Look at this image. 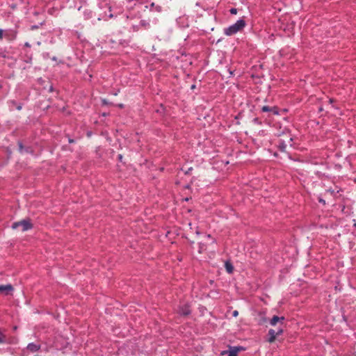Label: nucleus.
Segmentation results:
<instances>
[{
  "label": "nucleus",
  "mask_w": 356,
  "mask_h": 356,
  "mask_svg": "<svg viewBox=\"0 0 356 356\" xmlns=\"http://www.w3.org/2000/svg\"><path fill=\"white\" fill-rule=\"evenodd\" d=\"M245 22L244 19H238L235 24L229 26V27L224 29V33L226 35H232L240 31L245 26Z\"/></svg>",
  "instance_id": "1"
},
{
  "label": "nucleus",
  "mask_w": 356,
  "mask_h": 356,
  "mask_svg": "<svg viewBox=\"0 0 356 356\" xmlns=\"http://www.w3.org/2000/svg\"><path fill=\"white\" fill-rule=\"evenodd\" d=\"M19 227L22 228V232H25L29 229H31L33 227V225L31 224L30 220L29 219H24L22 220L13 223V229H16Z\"/></svg>",
  "instance_id": "2"
},
{
  "label": "nucleus",
  "mask_w": 356,
  "mask_h": 356,
  "mask_svg": "<svg viewBox=\"0 0 356 356\" xmlns=\"http://www.w3.org/2000/svg\"><path fill=\"white\" fill-rule=\"evenodd\" d=\"M283 333V327L282 326H279L277 330L270 329L268 330V336L269 338L268 341L269 343H273L275 341L276 337Z\"/></svg>",
  "instance_id": "3"
},
{
  "label": "nucleus",
  "mask_w": 356,
  "mask_h": 356,
  "mask_svg": "<svg viewBox=\"0 0 356 356\" xmlns=\"http://www.w3.org/2000/svg\"><path fill=\"white\" fill-rule=\"evenodd\" d=\"M284 316H281V317H279L277 316H274L270 321V324L272 325V326H275L277 323H280V325L279 326H282L284 324Z\"/></svg>",
  "instance_id": "4"
},
{
  "label": "nucleus",
  "mask_w": 356,
  "mask_h": 356,
  "mask_svg": "<svg viewBox=\"0 0 356 356\" xmlns=\"http://www.w3.org/2000/svg\"><path fill=\"white\" fill-rule=\"evenodd\" d=\"M13 290V286L10 284L0 285V293H3L5 295H8Z\"/></svg>",
  "instance_id": "5"
},
{
  "label": "nucleus",
  "mask_w": 356,
  "mask_h": 356,
  "mask_svg": "<svg viewBox=\"0 0 356 356\" xmlns=\"http://www.w3.org/2000/svg\"><path fill=\"white\" fill-rule=\"evenodd\" d=\"M178 313L182 316H188L191 314V309L189 306L187 305H184L179 307Z\"/></svg>",
  "instance_id": "6"
},
{
  "label": "nucleus",
  "mask_w": 356,
  "mask_h": 356,
  "mask_svg": "<svg viewBox=\"0 0 356 356\" xmlns=\"http://www.w3.org/2000/svg\"><path fill=\"white\" fill-rule=\"evenodd\" d=\"M261 111L262 112H270L274 115L279 114L278 108L276 106L270 107L269 106H263L261 107Z\"/></svg>",
  "instance_id": "7"
},
{
  "label": "nucleus",
  "mask_w": 356,
  "mask_h": 356,
  "mask_svg": "<svg viewBox=\"0 0 356 356\" xmlns=\"http://www.w3.org/2000/svg\"><path fill=\"white\" fill-rule=\"evenodd\" d=\"M40 344L39 343H30L28 344L26 348L31 353H35L40 349Z\"/></svg>",
  "instance_id": "8"
},
{
  "label": "nucleus",
  "mask_w": 356,
  "mask_h": 356,
  "mask_svg": "<svg viewBox=\"0 0 356 356\" xmlns=\"http://www.w3.org/2000/svg\"><path fill=\"white\" fill-rule=\"evenodd\" d=\"M239 348L238 347L230 348L228 351V356H238Z\"/></svg>",
  "instance_id": "9"
},
{
  "label": "nucleus",
  "mask_w": 356,
  "mask_h": 356,
  "mask_svg": "<svg viewBox=\"0 0 356 356\" xmlns=\"http://www.w3.org/2000/svg\"><path fill=\"white\" fill-rule=\"evenodd\" d=\"M277 147L281 152L286 151V145L284 141L280 140Z\"/></svg>",
  "instance_id": "10"
},
{
  "label": "nucleus",
  "mask_w": 356,
  "mask_h": 356,
  "mask_svg": "<svg viewBox=\"0 0 356 356\" xmlns=\"http://www.w3.org/2000/svg\"><path fill=\"white\" fill-rule=\"evenodd\" d=\"M225 268H226V270L229 273H232L233 270H234V268H233V266L232 265V264H230L229 262L227 261L225 263Z\"/></svg>",
  "instance_id": "11"
},
{
  "label": "nucleus",
  "mask_w": 356,
  "mask_h": 356,
  "mask_svg": "<svg viewBox=\"0 0 356 356\" xmlns=\"http://www.w3.org/2000/svg\"><path fill=\"white\" fill-rule=\"evenodd\" d=\"M18 145H19V150L21 153L23 152V149H24V146L22 145V143L21 142H19L18 143Z\"/></svg>",
  "instance_id": "12"
},
{
  "label": "nucleus",
  "mask_w": 356,
  "mask_h": 356,
  "mask_svg": "<svg viewBox=\"0 0 356 356\" xmlns=\"http://www.w3.org/2000/svg\"><path fill=\"white\" fill-rule=\"evenodd\" d=\"M229 12L232 15H236L237 13V9L235 8H232L230 9Z\"/></svg>",
  "instance_id": "13"
},
{
  "label": "nucleus",
  "mask_w": 356,
  "mask_h": 356,
  "mask_svg": "<svg viewBox=\"0 0 356 356\" xmlns=\"http://www.w3.org/2000/svg\"><path fill=\"white\" fill-rule=\"evenodd\" d=\"M238 315V312L235 310L233 312V316L236 317Z\"/></svg>",
  "instance_id": "14"
},
{
  "label": "nucleus",
  "mask_w": 356,
  "mask_h": 356,
  "mask_svg": "<svg viewBox=\"0 0 356 356\" xmlns=\"http://www.w3.org/2000/svg\"><path fill=\"white\" fill-rule=\"evenodd\" d=\"M3 38V31L0 29V40Z\"/></svg>",
  "instance_id": "15"
},
{
  "label": "nucleus",
  "mask_w": 356,
  "mask_h": 356,
  "mask_svg": "<svg viewBox=\"0 0 356 356\" xmlns=\"http://www.w3.org/2000/svg\"><path fill=\"white\" fill-rule=\"evenodd\" d=\"M140 24H141L142 26H145L146 25V22L144 20H142L140 22Z\"/></svg>",
  "instance_id": "16"
},
{
  "label": "nucleus",
  "mask_w": 356,
  "mask_h": 356,
  "mask_svg": "<svg viewBox=\"0 0 356 356\" xmlns=\"http://www.w3.org/2000/svg\"><path fill=\"white\" fill-rule=\"evenodd\" d=\"M118 159L121 161L122 159V154H119L118 155Z\"/></svg>",
  "instance_id": "17"
},
{
  "label": "nucleus",
  "mask_w": 356,
  "mask_h": 356,
  "mask_svg": "<svg viewBox=\"0 0 356 356\" xmlns=\"http://www.w3.org/2000/svg\"><path fill=\"white\" fill-rule=\"evenodd\" d=\"M68 141H69L70 143H72L74 142V140L73 139H71V138H69Z\"/></svg>",
  "instance_id": "18"
},
{
  "label": "nucleus",
  "mask_w": 356,
  "mask_h": 356,
  "mask_svg": "<svg viewBox=\"0 0 356 356\" xmlns=\"http://www.w3.org/2000/svg\"><path fill=\"white\" fill-rule=\"evenodd\" d=\"M17 110H21V109H22V106H21V105H19V106L17 107Z\"/></svg>",
  "instance_id": "19"
},
{
  "label": "nucleus",
  "mask_w": 356,
  "mask_h": 356,
  "mask_svg": "<svg viewBox=\"0 0 356 356\" xmlns=\"http://www.w3.org/2000/svg\"><path fill=\"white\" fill-rule=\"evenodd\" d=\"M254 122L259 123V119L258 118H254Z\"/></svg>",
  "instance_id": "20"
},
{
  "label": "nucleus",
  "mask_w": 356,
  "mask_h": 356,
  "mask_svg": "<svg viewBox=\"0 0 356 356\" xmlns=\"http://www.w3.org/2000/svg\"><path fill=\"white\" fill-rule=\"evenodd\" d=\"M25 46H26V47H30V44H29L28 42H26V43H25Z\"/></svg>",
  "instance_id": "21"
},
{
  "label": "nucleus",
  "mask_w": 356,
  "mask_h": 356,
  "mask_svg": "<svg viewBox=\"0 0 356 356\" xmlns=\"http://www.w3.org/2000/svg\"><path fill=\"white\" fill-rule=\"evenodd\" d=\"M119 106H120V108H123V104H120V105H119Z\"/></svg>",
  "instance_id": "22"
},
{
  "label": "nucleus",
  "mask_w": 356,
  "mask_h": 356,
  "mask_svg": "<svg viewBox=\"0 0 356 356\" xmlns=\"http://www.w3.org/2000/svg\"><path fill=\"white\" fill-rule=\"evenodd\" d=\"M333 102V99H330V102Z\"/></svg>",
  "instance_id": "23"
},
{
  "label": "nucleus",
  "mask_w": 356,
  "mask_h": 356,
  "mask_svg": "<svg viewBox=\"0 0 356 356\" xmlns=\"http://www.w3.org/2000/svg\"><path fill=\"white\" fill-rule=\"evenodd\" d=\"M154 3H152L151 4L152 7H154Z\"/></svg>",
  "instance_id": "24"
},
{
  "label": "nucleus",
  "mask_w": 356,
  "mask_h": 356,
  "mask_svg": "<svg viewBox=\"0 0 356 356\" xmlns=\"http://www.w3.org/2000/svg\"><path fill=\"white\" fill-rule=\"evenodd\" d=\"M320 202H325V201H323V200H320Z\"/></svg>",
  "instance_id": "25"
}]
</instances>
